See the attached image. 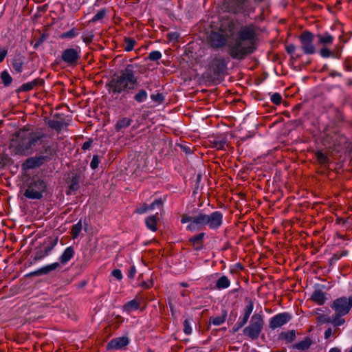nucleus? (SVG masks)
Wrapping results in <instances>:
<instances>
[{"label": "nucleus", "instance_id": "f257e3e1", "mask_svg": "<svg viewBox=\"0 0 352 352\" xmlns=\"http://www.w3.org/2000/svg\"><path fill=\"white\" fill-rule=\"evenodd\" d=\"M322 143L326 146V151L319 149L314 154L318 164L324 168H329L334 155L341 153L344 148H349L351 144L348 138L341 133L338 125L334 122H331L324 129Z\"/></svg>", "mask_w": 352, "mask_h": 352}, {"label": "nucleus", "instance_id": "f03ea898", "mask_svg": "<svg viewBox=\"0 0 352 352\" xmlns=\"http://www.w3.org/2000/svg\"><path fill=\"white\" fill-rule=\"evenodd\" d=\"M258 30V28L253 23L242 26L234 44L228 48L229 55L233 59L242 60L253 54L257 48Z\"/></svg>", "mask_w": 352, "mask_h": 352}, {"label": "nucleus", "instance_id": "7ed1b4c3", "mask_svg": "<svg viewBox=\"0 0 352 352\" xmlns=\"http://www.w3.org/2000/svg\"><path fill=\"white\" fill-rule=\"evenodd\" d=\"M140 66L128 64L122 69L116 72L107 83L109 94L112 96L118 94H132L139 85L138 69Z\"/></svg>", "mask_w": 352, "mask_h": 352}, {"label": "nucleus", "instance_id": "20e7f679", "mask_svg": "<svg viewBox=\"0 0 352 352\" xmlns=\"http://www.w3.org/2000/svg\"><path fill=\"white\" fill-rule=\"evenodd\" d=\"M46 136L43 132L24 127L12 135L9 148L14 155H26L36 145H41Z\"/></svg>", "mask_w": 352, "mask_h": 352}, {"label": "nucleus", "instance_id": "39448f33", "mask_svg": "<svg viewBox=\"0 0 352 352\" xmlns=\"http://www.w3.org/2000/svg\"><path fill=\"white\" fill-rule=\"evenodd\" d=\"M223 214L221 212L216 210L208 214L202 210L194 215L190 216L187 214L182 215L181 223H189L186 230L190 232H195L201 228L208 226L211 230H217L223 224Z\"/></svg>", "mask_w": 352, "mask_h": 352}, {"label": "nucleus", "instance_id": "423d86ee", "mask_svg": "<svg viewBox=\"0 0 352 352\" xmlns=\"http://www.w3.org/2000/svg\"><path fill=\"white\" fill-rule=\"evenodd\" d=\"M316 37L317 38V45L322 47L319 50V54L322 58L332 57L337 59L341 58L344 47L342 44L338 43L332 50H329V47L332 45L335 39L334 36L331 33L326 31L317 34Z\"/></svg>", "mask_w": 352, "mask_h": 352}, {"label": "nucleus", "instance_id": "0eeeda50", "mask_svg": "<svg viewBox=\"0 0 352 352\" xmlns=\"http://www.w3.org/2000/svg\"><path fill=\"white\" fill-rule=\"evenodd\" d=\"M228 63V61L224 57H214L209 63L204 77L208 82H219L226 74Z\"/></svg>", "mask_w": 352, "mask_h": 352}, {"label": "nucleus", "instance_id": "6e6552de", "mask_svg": "<svg viewBox=\"0 0 352 352\" xmlns=\"http://www.w3.org/2000/svg\"><path fill=\"white\" fill-rule=\"evenodd\" d=\"M26 189L23 195L30 199H40L47 188L46 182L35 175L25 182Z\"/></svg>", "mask_w": 352, "mask_h": 352}, {"label": "nucleus", "instance_id": "1a4fd4ad", "mask_svg": "<svg viewBox=\"0 0 352 352\" xmlns=\"http://www.w3.org/2000/svg\"><path fill=\"white\" fill-rule=\"evenodd\" d=\"M255 3H261L265 0H253ZM226 10L234 14H245L254 12L255 7L251 0H225Z\"/></svg>", "mask_w": 352, "mask_h": 352}, {"label": "nucleus", "instance_id": "9d476101", "mask_svg": "<svg viewBox=\"0 0 352 352\" xmlns=\"http://www.w3.org/2000/svg\"><path fill=\"white\" fill-rule=\"evenodd\" d=\"M264 326L263 316L260 314H254L248 326L244 328L243 334L252 340L258 338Z\"/></svg>", "mask_w": 352, "mask_h": 352}, {"label": "nucleus", "instance_id": "9b49d317", "mask_svg": "<svg viewBox=\"0 0 352 352\" xmlns=\"http://www.w3.org/2000/svg\"><path fill=\"white\" fill-rule=\"evenodd\" d=\"M82 177V172L80 168L73 169L66 175L65 184L68 188L66 192L67 195H71L79 189Z\"/></svg>", "mask_w": 352, "mask_h": 352}, {"label": "nucleus", "instance_id": "f8f14e48", "mask_svg": "<svg viewBox=\"0 0 352 352\" xmlns=\"http://www.w3.org/2000/svg\"><path fill=\"white\" fill-rule=\"evenodd\" d=\"M316 36L311 32L303 31L298 36L300 47L305 54L311 55L316 53V47L314 41Z\"/></svg>", "mask_w": 352, "mask_h": 352}, {"label": "nucleus", "instance_id": "ddd939ff", "mask_svg": "<svg viewBox=\"0 0 352 352\" xmlns=\"http://www.w3.org/2000/svg\"><path fill=\"white\" fill-rule=\"evenodd\" d=\"M331 307L336 313L346 315L352 307V296L349 297L342 296L334 300Z\"/></svg>", "mask_w": 352, "mask_h": 352}, {"label": "nucleus", "instance_id": "4468645a", "mask_svg": "<svg viewBox=\"0 0 352 352\" xmlns=\"http://www.w3.org/2000/svg\"><path fill=\"white\" fill-rule=\"evenodd\" d=\"M81 50L78 46L67 48L63 51L61 54L62 60L69 66H75L80 60Z\"/></svg>", "mask_w": 352, "mask_h": 352}, {"label": "nucleus", "instance_id": "2eb2a0df", "mask_svg": "<svg viewBox=\"0 0 352 352\" xmlns=\"http://www.w3.org/2000/svg\"><path fill=\"white\" fill-rule=\"evenodd\" d=\"M230 38L228 35L218 31H212L208 36V42L210 46L214 49H219L224 47Z\"/></svg>", "mask_w": 352, "mask_h": 352}, {"label": "nucleus", "instance_id": "dca6fc26", "mask_svg": "<svg viewBox=\"0 0 352 352\" xmlns=\"http://www.w3.org/2000/svg\"><path fill=\"white\" fill-rule=\"evenodd\" d=\"M292 319V316L287 312L280 313L273 316L269 322V327L276 329L281 327Z\"/></svg>", "mask_w": 352, "mask_h": 352}, {"label": "nucleus", "instance_id": "f3484780", "mask_svg": "<svg viewBox=\"0 0 352 352\" xmlns=\"http://www.w3.org/2000/svg\"><path fill=\"white\" fill-rule=\"evenodd\" d=\"M50 161V156H43V155L28 158L23 164L24 169H33L41 166L44 163Z\"/></svg>", "mask_w": 352, "mask_h": 352}, {"label": "nucleus", "instance_id": "a211bd4d", "mask_svg": "<svg viewBox=\"0 0 352 352\" xmlns=\"http://www.w3.org/2000/svg\"><path fill=\"white\" fill-rule=\"evenodd\" d=\"M235 28L236 23L232 19L222 17L218 30L230 38L234 34Z\"/></svg>", "mask_w": 352, "mask_h": 352}, {"label": "nucleus", "instance_id": "6ab92c4d", "mask_svg": "<svg viewBox=\"0 0 352 352\" xmlns=\"http://www.w3.org/2000/svg\"><path fill=\"white\" fill-rule=\"evenodd\" d=\"M206 234L200 232L188 240V244L192 246V249L195 251H200L204 247V237Z\"/></svg>", "mask_w": 352, "mask_h": 352}, {"label": "nucleus", "instance_id": "aec40b11", "mask_svg": "<svg viewBox=\"0 0 352 352\" xmlns=\"http://www.w3.org/2000/svg\"><path fill=\"white\" fill-rule=\"evenodd\" d=\"M129 343V340L126 336H122L112 339L107 344V349H121L127 346Z\"/></svg>", "mask_w": 352, "mask_h": 352}, {"label": "nucleus", "instance_id": "412c9836", "mask_svg": "<svg viewBox=\"0 0 352 352\" xmlns=\"http://www.w3.org/2000/svg\"><path fill=\"white\" fill-rule=\"evenodd\" d=\"M45 85V80L41 78H37L31 82L23 83L19 89V91H30L34 89L39 87H43Z\"/></svg>", "mask_w": 352, "mask_h": 352}, {"label": "nucleus", "instance_id": "4be33fe9", "mask_svg": "<svg viewBox=\"0 0 352 352\" xmlns=\"http://www.w3.org/2000/svg\"><path fill=\"white\" fill-rule=\"evenodd\" d=\"M60 266L59 263H54L46 266H44L36 271L30 272L28 276H39L50 274L52 271L56 270Z\"/></svg>", "mask_w": 352, "mask_h": 352}, {"label": "nucleus", "instance_id": "5701e85b", "mask_svg": "<svg viewBox=\"0 0 352 352\" xmlns=\"http://www.w3.org/2000/svg\"><path fill=\"white\" fill-rule=\"evenodd\" d=\"M314 344L313 340L309 337H305L302 341H300L292 346L293 349H297L300 351L307 350L310 346Z\"/></svg>", "mask_w": 352, "mask_h": 352}, {"label": "nucleus", "instance_id": "b1692460", "mask_svg": "<svg viewBox=\"0 0 352 352\" xmlns=\"http://www.w3.org/2000/svg\"><path fill=\"white\" fill-rule=\"evenodd\" d=\"M310 300L318 305H323L327 300L325 293L321 289H316L311 296Z\"/></svg>", "mask_w": 352, "mask_h": 352}, {"label": "nucleus", "instance_id": "393cba45", "mask_svg": "<svg viewBox=\"0 0 352 352\" xmlns=\"http://www.w3.org/2000/svg\"><path fill=\"white\" fill-rule=\"evenodd\" d=\"M54 245H48L44 247L43 248H40L37 250L33 257L34 262H36L45 258L46 256L49 254V253L52 251Z\"/></svg>", "mask_w": 352, "mask_h": 352}, {"label": "nucleus", "instance_id": "a878e982", "mask_svg": "<svg viewBox=\"0 0 352 352\" xmlns=\"http://www.w3.org/2000/svg\"><path fill=\"white\" fill-rule=\"evenodd\" d=\"M296 338V331L289 330L287 331H282L278 335V339L284 340L286 344L293 342Z\"/></svg>", "mask_w": 352, "mask_h": 352}, {"label": "nucleus", "instance_id": "bb28decb", "mask_svg": "<svg viewBox=\"0 0 352 352\" xmlns=\"http://www.w3.org/2000/svg\"><path fill=\"white\" fill-rule=\"evenodd\" d=\"M75 251L72 246L67 247L59 258L61 264H65L74 256Z\"/></svg>", "mask_w": 352, "mask_h": 352}, {"label": "nucleus", "instance_id": "cd10ccee", "mask_svg": "<svg viewBox=\"0 0 352 352\" xmlns=\"http://www.w3.org/2000/svg\"><path fill=\"white\" fill-rule=\"evenodd\" d=\"M345 315L335 312L334 315L331 318H328L325 322L332 324L334 327H339L345 322L344 318H342Z\"/></svg>", "mask_w": 352, "mask_h": 352}, {"label": "nucleus", "instance_id": "c85d7f7f", "mask_svg": "<svg viewBox=\"0 0 352 352\" xmlns=\"http://www.w3.org/2000/svg\"><path fill=\"white\" fill-rule=\"evenodd\" d=\"M24 65V57L21 55L15 56L12 60V66L17 73H21Z\"/></svg>", "mask_w": 352, "mask_h": 352}, {"label": "nucleus", "instance_id": "c756f323", "mask_svg": "<svg viewBox=\"0 0 352 352\" xmlns=\"http://www.w3.org/2000/svg\"><path fill=\"white\" fill-rule=\"evenodd\" d=\"M133 98L134 101H135L138 103L144 102L148 98V93L143 88L138 89L135 93Z\"/></svg>", "mask_w": 352, "mask_h": 352}, {"label": "nucleus", "instance_id": "7c9ffc66", "mask_svg": "<svg viewBox=\"0 0 352 352\" xmlns=\"http://www.w3.org/2000/svg\"><path fill=\"white\" fill-rule=\"evenodd\" d=\"M132 122H133V120L131 118H129L126 117L121 118L120 119H119L117 121V122L115 125V129L116 131H120L122 129H125V128L129 126Z\"/></svg>", "mask_w": 352, "mask_h": 352}, {"label": "nucleus", "instance_id": "2f4dec72", "mask_svg": "<svg viewBox=\"0 0 352 352\" xmlns=\"http://www.w3.org/2000/svg\"><path fill=\"white\" fill-rule=\"evenodd\" d=\"M157 214L149 216L145 220L146 226L151 231L155 232L157 230Z\"/></svg>", "mask_w": 352, "mask_h": 352}, {"label": "nucleus", "instance_id": "473e14b6", "mask_svg": "<svg viewBox=\"0 0 352 352\" xmlns=\"http://www.w3.org/2000/svg\"><path fill=\"white\" fill-rule=\"evenodd\" d=\"M47 125L50 129H54L59 133L60 131H61L63 126L66 125V124L64 121V119H61L59 120H50L47 122Z\"/></svg>", "mask_w": 352, "mask_h": 352}, {"label": "nucleus", "instance_id": "72a5a7b5", "mask_svg": "<svg viewBox=\"0 0 352 352\" xmlns=\"http://www.w3.org/2000/svg\"><path fill=\"white\" fill-rule=\"evenodd\" d=\"M230 281L226 276H221L216 282V288L217 289H223L229 287Z\"/></svg>", "mask_w": 352, "mask_h": 352}, {"label": "nucleus", "instance_id": "f704fd0d", "mask_svg": "<svg viewBox=\"0 0 352 352\" xmlns=\"http://www.w3.org/2000/svg\"><path fill=\"white\" fill-rule=\"evenodd\" d=\"M140 303L135 299L129 301L124 305V309L127 312L138 310L140 308Z\"/></svg>", "mask_w": 352, "mask_h": 352}, {"label": "nucleus", "instance_id": "c9c22d12", "mask_svg": "<svg viewBox=\"0 0 352 352\" xmlns=\"http://www.w3.org/2000/svg\"><path fill=\"white\" fill-rule=\"evenodd\" d=\"M212 147L217 150H225L226 140L225 138H216L210 142Z\"/></svg>", "mask_w": 352, "mask_h": 352}, {"label": "nucleus", "instance_id": "e433bc0d", "mask_svg": "<svg viewBox=\"0 0 352 352\" xmlns=\"http://www.w3.org/2000/svg\"><path fill=\"white\" fill-rule=\"evenodd\" d=\"M226 317L227 312L226 311H223L221 316L211 317L210 318V322L212 323L214 325H220L226 321Z\"/></svg>", "mask_w": 352, "mask_h": 352}, {"label": "nucleus", "instance_id": "4c0bfd02", "mask_svg": "<svg viewBox=\"0 0 352 352\" xmlns=\"http://www.w3.org/2000/svg\"><path fill=\"white\" fill-rule=\"evenodd\" d=\"M124 50L126 52H131L133 50L136 41L133 38L124 37Z\"/></svg>", "mask_w": 352, "mask_h": 352}, {"label": "nucleus", "instance_id": "58836bf2", "mask_svg": "<svg viewBox=\"0 0 352 352\" xmlns=\"http://www.w3.org/2000/svg\"><path fill=\"white\" fill-rule=\"evenodd\" d=\"M0 77L6 87H9L11 85L12 82V78L6 70H4L1 73Z\"/></svg>", "mask_w": 352, "mask_h": 352}, {"label": "nucleus", "instance_id": "ea45409f", "mask_svg": "<svg viewBox=\"0 0 352 352\" xmlns=\"http://www.w3.org/2000/svg\"><path fill=\"white\" fill-rule=\"evenodd\" d=\"M82 230V223L81 221H79L77 223L74 224L71 230V235L73 239H76L80 232Z\"/></svg>", "mask_w": 352, "mask_h": 352}, {"label": "nucleus", "instance_id": "a19ab883", "mask_svg": "<svg viewBox=\"0 0 352 352\" xmlns=\"http://www.w3.org/2000/svg\"><path fill=\"white\" fill-rule=\"evenodd\" d=\"M107 10L106 8H103L99 10L96 14H95L93 18L90 20L91 23H96V21L102 20L104 16L106 15Z\"/></svg>", "mask_w": 352, "mask_h": 352}, {"label": "nucleus", "instance_id": "79ce46f5", "mask_svg": "<svg viewBox=\"0 0 352 352\" xmlns=\"http://www.w3.org/2000/svg\"><path fill=\"white\" fill-rule=\"evenodd\" d=\"M78 34V30L76 28H72L70 30L63 32L60 34L61 38H72Z\"/></svg>", "mask_w": 352, "mask_h": 352}, {"label": "nucleus", "instance_id": "37998d69", "mask_svg": "<svg viewBox=\"0 0 352 352\" xmlns=\"http://www.w3.org/2000/svg\"><path fill=\"white\" fill-rule=\"evenodd\" d=\"M148 210H150V205H148L146 203H143L137 206L134 212L142 214L146 213Z\"/></svg>", "mask_w": 352, "mask_h": 352}, {"label": "nucleus", "instance_id": "c03bdc74", "mask_svg": "<svg viewBox=\"0 0 352 352\" xmlns=\"http://www.w3.org/2000/svg\"><path fill=\"white\" fill-rule=\"evenodd\" d=\"M254 309V302L252 300H250L248 301V304L245 306L244 310H243V316L250 318V316L251 315L252 311Z\"/></svg>", "mask_w": 352, "mask_h": 352}, {"label": "nucleus", "instance_id": "a18cd8bd", "mask_svg": "<svg viewBox=\"0 0 352 352\" xmlns=\"http://www.w3.org/2000/svg\"><path fill=\"white\" fill-rule=\"evenodd\" d=\"M335 120L333 122L338 125V123H342L345 121L344 116L343 113L339 110L336 109L335 112Z\"/></svg>", "mask_w": 352, "mask_h": 352}, {"label": "nucleus", "instance_id": "49530a36", "mask_svg": "<svg viewBox=\"0 0 352 352\" xmlns=\"http://www.w3.org/2000/svg\"><path fill=\"white\" fill-rule=\"evenodd\" d=\"M248 318L245 316H243L242 318L239 319V320L236 323L235 327H234V332L238 331L241 328H242L248 321Z\"/></svg>", "mask_w": 352, "mask_h": 352}, {"label": "nucleus", "instance_id": "de8ad7c7", "mask_svg": "<svg viewBox=\"0 0 352 352\" xmlns=\"http://www.w3.org/2000/svg\"><path fill=\"white\" fill-rule=\"evenodd\" d=\"M44 151L43 153L45 155L44 156H50V160L53 158L54 155L56 154L55 150L51 146H43Z\"/></svg>", "mask_w": 352, "mask_h": 352}, {"label": "nucleus", "instance_id": "09e8293b", "mask_svg": "<svg viewBox=\"0 0 352 352\" xmlns=\"http://www.w3.org/2000/svg\"><path fill=\"white\" fill-rule=\"evenodd\" d=\"M184 332L186 335H190L192 333L190 319L186 318L184 321Z\"/></svg>", "mask_w": 352, "mask_h": 352}, {"label": "nucleus", "instance_id": "8fccbe9b", "mask_svg": "<svg viewBox=\"0 0 352 352\" xmlns=\"http://www.w3.org/2000/svg\"><path fill=\"white\" fill-rule=\"evenodd\" d=\"M161 57H162V54L160 53V52L153 51L148 54V58L150 60L156 61V60H160L161 58Z\"/></svg>", "mask_w": 352, "mask_h": 352}, {"label": "nucleus", "instance_id": "3c124183", "mask_svg": "<svg viewBox=\"0 0 352 352\" xmlns=\"http://www.w3.org/2000/svg\"><path fill=\"white\" fill-rule=\"evenodd\" d=\"M271 101L276 105H279L282 102V96L278 93H274L271 97Z\"/></svg>", "mask_w": 352, "mask_h": 352}, {"label": "nucleus", "instance_id": "603ef678", "mask_svg": "<svg viewBox=\"0 0 352 352\" xmlns=\"http://www.w3.org/2000/svg\"><path fill=\"white\" fill-rule=\"evenodd\" d=\"M151 98L158 104H162L164 100V97L162 94H151Z\"/></svg>", "mask_w": 352, "mask_h": 352}, {"label": "nucleus", "instance_id": "864d4df0", "mask_svg": "<svg viewBox=\"0 0 352 352\" xmlns=\"http://www.w3.org/2000/svg\"><path fill=\"white\" fill-rule=\"evenodd\" d=\"M100 164V158L98 155H94L92 160L90 163V167L91 169L95 170L98 167Z\"/></svg>", "mask_w": 352, "mask_h": 352}, {"label": "nucleus", "instance_id": "5fc2aeb1", "mask_svg": "<svg viewBox=\"0 0 352 352\" xmlns=\"http://www.w3.org/2000/svg\"><path fill=\"white\" fill-rule=\"evenodd\" d=\"M164 204V201L162 199H155L151 205L150 210H153L156 206L157 207H162Z\"/></svg>", "mask_w": 352, "mask_h": 352}, {"label": "nucleus", "instance_id": "6e6d98bb", "mask_svg": "<svg viewBox=\"0 0 352 352\" xmlns=\"http://www.w3.org/2000/svg\"><path fill=\"white\" fill-rule=\"evenodd\" d=\"M46 38L47 36L45 34H42L34 43V48L37 49L46 40Z\"/></svg>", "mask_w": 352, "mask_h": 352}, {"label": "nucleus", "instance_id": "4d7b16f0", "mask_svg": "<svg viewBox=\"0 0 352 352\" xmlns=\"http://www.w3.org/2000/svg\"><path fill=\"white\" fill-rule=\"evenodd\" d=\"M286 52L290 54L293 55L296 50V46L294 44H288L285 45Z\"/></svg>", "mask_w": 352, "mask_h": 352}, {"label": "nucleus", "instance_id": "13d9d810", "mask_svg": "<svg viewBox=\"0 0 352 352\" xmlns=\"http://www.w3.org/2000/svg\"><path fill=\"white\" fill-rule=\"evenodd\" d=\"M111 274L113 277H115L118 280H120L122 278V272L119 269L113 270L111 272Z\"/></svg>", "mask_w": 352, "mask_h": 352}, {"label": "nucleus", "instance_id": "bf43d9fd", "mask_svg": "<svg viewBox=\"0 0 352 352\" xmlns=\"http://www.w3.org/2000/svg\"><path fill=\"white\" fill-rule=\"evenodd\" d=\"M8 49L3 48L0 51V63H2L8 54Z\"/></svg>", "mask_w": 352, "mask_h": 352}, {"label": "nucleus", "instance_id": "052dcab7", "mask_svg": "<svg viewBox=\"0 0 352 352\" xmlns=\"http://www.w3.org/2000/svg\"><path fill=\"white\" fill-rule=\"evenodd\" d=\"M92 143H93V140L89 139L87 141L84 142V144L82 146V149L83 151H86V150L89 149L91 147V146L92 145Z\"/></svg>", "mask_w": 352, "mask_h": 352}, {"label": "nucleus", "instance_id": "680f3d73", "mask_svg": "<svg viewBox=\"0 0 352 352\" xmlns=\"http://www.w3.org/2000/svg\"><path fill=\"white\" fill-rule=\"evenodd\" d=\"M153 285V281L150 280L149 282L143 281L141 284V286L144 289H149L152 287Z\"/></svg>", "mask_w": 352, "mask_h": 352}, {"label": "nucleus", "instance_id": "e2e57ef3", "mask_svg": "<svg viewBox=\"0 0 352 352\" xmlns=\"http://www.w3.org/2000/svg\"><path fill=\"white\" fill-rule=\"evenodd\" d=\"M136 273V270L134 265L131 266L128 274V276L130 278H133L135 274Z\"/></svg>", "mask_w": 352, "mask_h": 352}, {"label": "nucleus", "instance_id": "0e129e2a", "mask_svg": "<svg viewBox=\"0 0 352 352\" xmlns=\"http://www.w3.org/2000/svg\"><path fill=\"white\" fill-rule=\"evenodd\" d=\"M179 37V34L177 32H171L168 34V38L170 40H177Z\"/></svg>", "mask_w": 352, "mask_h": 352}, {"label": "nucleus", "instance_id": "69168bd1", "mask_svg": "<svg viewBox=\"0 0 352 352\" xmlns=\"http://www.w3.org/2000/svg\"><path fill=\"white\" fill-rule=\"evenodd\" d=\"M329 76L331 77H341L342 74L340 72H338L337 71L333 70L329 73Z\"/></svg>", "mask_w": 352, "mask_h": 352}, {"label": "nucleus", "instance_id": "338daca9", "mask_svg": "<svg viewBox=\"0 0 352 352\" xmlns=\"http://www.w3.org/2000/svg\"><path fill=\"white\" fill-rule=\"evenodd\" d=\"M331 333H332L331 329V328L327 329L324 332V338H329L331 336Z\"/></svg>", "mask_w": 352, "mask_h": 352}, {"label": "nucleus", "instance_id": "774afa93", "mask_svg": "<svg viewBox=\"0 0 352 352\" xmlns=\"http://www.w3.org/2000/svg\"><path fill=\"white\" fill-rule=\"evenodd\" d=\"M344 68L347 72H352V65L350 63H345Z\"/></svg>", "mask_w": 352, "mask_h": 352}]
</instances>
